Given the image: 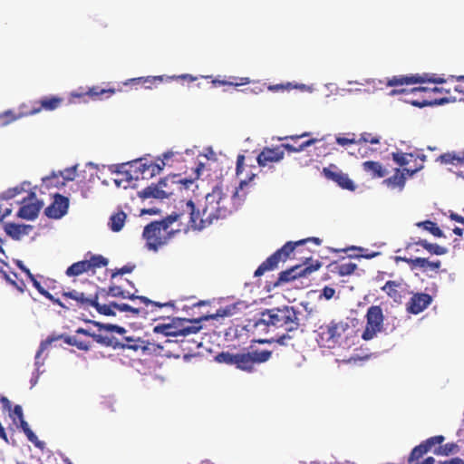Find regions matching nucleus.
<instances>
[{
	"instance_id": "obj_1",
	"label": "nucleus",
	"mask_w": 464,
	"mask_h": 464,
	"mask_svg": "<svg viewBox=\"0 0 464 464\" xmlns=\"http://www.w3.org/2000/svg\"><path fill=\"white\" fill-rule=\"evenodd\" d=\"M272 353L270 350L256 349L251 345L239 353L221 352L216 356V361L251 373L256 371V365L269 361Z\"/></svg>"
},
{
	"instance_id": "obj_2",
	"label": "nucleus",
	"mask_w": 464,
	"mask_h": 464,
	"mask_svg": "<svg viewBox=\"0 0 464 464\" xmlns=\"http://www.w3.org/2000/svg\"><path fill=\"white\" fill-rule=\"evenodd\" d=\"M298 314L293 306L288 305L266 309L255 323V327H264L267 331L283 329L287 333L292 332L300 325Z\"/></svg>"
},
{
	"instance_id": "obj_3",
	"label": "nucleus",
	"mask_w": 464,
	"mask_h": 464,
	"mask_svg": "<svg viewBox=\"0 0 464 464\" xmlns=\"http://www.w3.org/2000/svg\"><path fill=\"white\" fill-rule=\"evenodd\" d=\"M229 309L222 313L218 310L216 314L202 315L196 319L172 318L168 324H160L154 327L153 331L157 334H162L165 336H188L198 333L202 329L201 323L209 319H215L218 316L231 315Z\"/></svg>"
},
{
	"instance_id": "obj_4",
	"label": "nucleus",
	"mask_w": 464,
	"mask_h": 464,
	"mask_svg": "<svg viewBox=\"0 0 464 464\" xmlns=\"http://www.w3.org/2000/svg\"><path fill=\"white\" fill-rule=\"evenodd\" d=\"M231 212L229 198L224 195L221 188L215 187L205 198V206L200 211V220L205 228L214 221L226 218Z\"/></svg>"
},
{
	"instance_id": "obj_5",
	"label": "nucleus",
	"mask_w": 464,
	"mask_h": 464,
	"mask_svg": "<svg viewBox=\"0 0 464 464\" xmlns=\"http://www.w3.org/2000/svg\"><path fill=\"white\" fill-rule=\"evenodd\" d=\"M171 224L167 220V217L160 221H152L145 226L142 237L146 241V247L149 250L158 251L177 233V230L171 228Z\"/></svg>"
},
{
	"instance_id": "obj_6",
	"label": "nucleus",
	"mask_w": 464,
	"mask_h": 464,
	"mask_svg": "<svg viewBox=\"0 0 464 464\" xmlns=\"http://www.w3.org/2000/svg\"><path fill=\"white\" fill-rule=\"evenodd\" d=\"M171 225L178 223L177 232H188L189 230H202L204 225L200 220V210L196 208L192 200H188L182 206L180 212H174L167 217Z\"/></svg>"
},
{
	"instance_id": "obj_7",
	"label": "nucleus",
	"mask_w": 464,
	"mask_h": 464,
	"mask_svg": "<svg viewBox=\"0 0 464 464\" xmlns=\"http://www.w3.org/2000/svg\"><path fill=\"white\" fill-rule=\"evenodd\" d=\"M307 242H314L321 245L322 240L319 237H308L295 242L288 241L281 248L277 249L274 254L268 256L255 271V276H261L265 273L273 271L278 267L279 263L285 262L296 246H302Z\"/></svg>"
},
{
	"instance_id": "obj_8",
	"label": "nucleus",
	"mask_w": 464,
	"mask_h": 464,
	"mask_svg": "<svg viewBox=\"0 0 464 464\" xmlns=\"http://www.w3.org/2000/svg\"><path fill=\"white\" fill-rule=\"evenodd\" d=\"M349 329L348 323L343 320H332L324 324L317 330V342L326 348L335 347L342 340L343 334Z\"/></svg>"
},
{
	"instance_id": "obj_9",
	"label": "nucleus",
	"mask_w": 464,
	"mask_h": 464,
	"mask_svg": "<svg viewBox=\"0 0 464 464\" xmlns=\"http://www.w3.org/2000/svg\"><path fill=\"white\" fill-rule=\"evenodd\" d=\"M174 155L175 153L173 151H167L162 155V159H158L157 162L147 163L143 162L141 159L132 161L128 164L130 169L126 170V173L134 172V175H130L129 179H139L140 175H141L142 179H146L160 174L168 164L169 160Z\"/></svg>"
},
{
	"instance_id": "obj_10",
	"label": "nucleus",
	"mask_w": 464,
	"mask_h": 464,
	"mask_svg": "<svg viewBox=\"0 0 464 464\" xmlns=\"http://www.w3.org/2000/svg\"><path fill=\"white\" fill-rule=\"evenodd\" d=\"M132 301H139L140 303L145 304L146 307H134L127 304H118L116 302H112L113 307L120 312H129L134 315H140L142 317H147L150 314H153L158 309L167 306H174L172 302L160 303L150 300L146 296H138L134 295H130L128 296Z\"/></svg>"
},
{
	"instance_id": "obj_11",
	"label": "nucleus",
	"mask_w": 464,
	"mask_h": 464,
	"mask_svg": "<svg viewBox=\"0 0 464 464\" xmlns=\"http://www.w3.org/2000/svg\"><path fill=\"white\" fill-rule=\"evenodd\" d=\"M366 326L362 334L365 341L373 339L376 334L382 331L384 315L380 305H372L366 313Z\"/></svg>"
},
{
	"instance_id": "obj_12",
	"label": "nucleus",
	"mask_w": 464,
	"mask_h": 464,
	"mask_svg": "<svg viewBox=\"0 0 464 464\" xmlns=\"http://www.w3.org/2000/svg\"><path fill=\"white\" fill-rule=\"evenodd\" d=\"M89 285L93 288V291L84 292L77 289H72L62 292V296L64 299L73 301V303L68 304V305L71 306V310L76 311L77 309H88L91 307L96 292L98 291V286L91 282Z\"/></svg>"
},
{
	"instance_id": "obj_13",
	"label": "nucleus",
	"mask_w": 464,
	"mask_h": 464,
	"mask_svg": "<svg viewBox=\"0 0 464 464\" xmlns=\"http://www.w3.org/2000/svg\"><path fill=\"white\" fill-rule=\"evenodd\" d=\"M444 91L443 88H428V87H414L410 90V92L411 94L416 95L417 93H423L424 96L422 99H408L406 100L407 102L411 103V105L419 108H423L426 106H434V105H441L444 103H447L449 100L447 98H440V99H432L431 95L436 92H442Z\"/></svg>"
},
{
	"instance_id": "obj_14",
	"label": "nucleus",
	"mask_w": 464,
	"mask_h": 464,
	"mask_svg": "<svg viewBox=\"0 0 464 464\" xmlns=\"http://www.w3.org/2000/svg\"><path fill=\"white\" fill-rule=\"evenodd\" d=\"M322 266V263L315 261L314 264L309 266L296 265L278 275L277 280L274 283V287L279 286L282 284L291 282L299 277H306L313 272L318 270Z\"/></svg>"
},
{
	"instance_id": "obj_15",
	"label": "nucleus",
	"mask_w": 464,
	"mask_h": 464,
	"mask_svg": "<svg viewBox=\"0 0 464 464\" xmlns=\"http://www.w3.org/2000/svg\"><path fill=\"white\" fill-rule=\"evenodd\" d=\"M63 98L55 95L44 96L40 100L31 102L30 110L28 111L21 112L18 115L14 113L16 117L15 121L24 117L40 113L41 111H53L60 108L63 103Z\"/></svg>"
},
{
	"instance_id": "obj_16",
	"label": "nucleus",
	"mask_w": 464,
	"mask_h": 464,
	"mask_svg": "<svg viewBox=\"0 0 464 464\" xmlns=\"http://www.w3.org/2000/svg\"><path fill=\"white\" fill-rule=\"evenodd\" d=\"M446 80L442 77H437L434 74L430 75L429 73L423 74H412L410 76L399 75L393 76L389 79L387 82L388 86H402V85H411L416 83H424V82H432V83H444Z\"/></svg>"
},
{
	"instance_id": "obj_17",
	"label": "nucleus",
	"mask_w": 464,
	"mask_h": 464,
	"mask_svg": "<svg viewBox=\"0 0 464 464\" xmlns=\"http://www.w3.org/2000/svg\"><path fill=\"white\" fill-rule=\"evenodd\" d=\"M323 173L326 179L334 181L342 188L350 191L355 190L356 187L353 181L346 173L338 170L335 165H330L328 168H324Z\"/></svg>"
},
{
	"instance_id": "obj_18",
	"label": "nucleus",
	"mask_w": 464,
	"mask_h": 464,
	"mask_svg": "<svg viewBox=\"0 0 464 464\" xmlns=\"http://www.w3.org/2000/svg\"><path fill=\"white\" fill-rule=\"evenodd\" d=\"M28 199V203L26 198L23 200L24 205L20 208L17 216L23 219L34 220L37 218L43 203L36 198L34 192H30Z\"/></svg>"
},
{
	"instance_id": "obj_19",
	"label": "nucleus",
	"mask_w": 464,
	"mask_h": 464,
	"mask_svg": "<svg viewBox=\"0 0 464 464\" xmlns=\"http://www.w3.org/2000/svg\"><path fill=\"white\" fill-rule=\"evenodd\" d=\"M284 156L282 145L274 148L265 147L257 155L256 161L260 167H265L270 163L279 162Z\"/></svg>"
},
{
	"instance_id": "obj_20",
	"label": "nucleus",
	"mask_w": 464,
	"mask_h": 464,
	"mask_svg": "<svg viewBox=\"0 0 464 464\" xmlns=\"http://www.w3.org/2000/svg\"><path fill=\"white\" fill-rule=\"evenodd\" d=\"M68 208V198L61 194H56L53 203L45 208L44 213L48 218H61L67 213Z\"/></svg>"
},
{
	"instance_id": "obj_21",
	"label": "nucleus",
	"mask_w": 464,
	"mask_h": 464,
	"mask_svg": "<svg viewBox=\"0 0 464 464\" xmlns=\"http://www.w3.org/2000/svg\"><path fill=\"white\" fill-rule=\"evenodd\" d=\"M169 179L166 178L161 179L157 185H150L143 188L139 192V195L142 198H166L172 195V191L166 190L164 188L167 187Z\"/></svg>"
},
{
	"instance_id": "obj_22",
	"label": "nucleus",
	"mask_w": 464,
	"mask_h": 464,
	"mask_svg": "<svg viewBox=\"0 0 464 464\" xmlns=\"http://www.w3.org/2000/svg\"><path fill=\"white\" fill-rule=\"evenodd\" d=\"M117 92L114 88H102L101 86H92L86 92H73L71 93L72 98H83L89 96L92 101H102L108 99L115 94Z\"/></svg>"
},
{
	"instance_id": "obj_23",
	"label": "nucleus",
	"mask_w": 464,
	"mask_h": 464,
	"mask_svg": "<svg viewBox=\"0 0 464 464\" xmlns=\"http://www.w3.org/2000/svg\"><path fill=\"white\" fill-rule=\"evenodd\" d=\"M432 302V297L426 293H416L407 303V311L412 314H418L424 311Z\"/></svg>"
},
{
	"instance_id": "obj_24",
	"label": "nucleus",
	"mask_w": 464,
	"mask_h": 464,
	"mask_svg": "<svg viewBox=\"0 0 464 464\" xmlns=\"http://www.w3.org/2000/svg\"><path fill=\"white\" fill-rule=\"evenodd\" d=\"M404 285L405 284L401 278L399 280H389L381 287V290L394 302H399L402 297Z\"/></svg>"
},
{
	"instance_id": "obj_25",
	"label": "nucleus",
	"mask_w": 464,
	"mask_h": 464,
	"mask_svg": "<svg viewBox=\"0 0 464 464\" xmlns=\"http://www.w3.org/2000/svg\"><path fill=\"white\" fill-rule=\"evenodd\" d=\"M119 349H129L134 352L141 351L145 353L146 351L150 350V343L148 341L142 340L141 338H134L130 336H126L123 338L122 342L118 341Z\"/></svg>"
},
{
	"instance_id": "obj_26",
	"label": "nucleus",
	"mask_w": 464,
	"mask_h": 464,
	"mask_svg": "<svg viewBox=\"0 0 464 464\" xmlns=\"http://www.w3.org/2000/svg\"><path fill=\"white\" fill-rule=\"evenodd\" d=\"M402 260L405 261L411 269L421 268L424 272H427L428 270L437 272L441 266V262L440 260L429 261V259L423 257H404Z\"/></svg>"
},
{
	"instance_id": "obj_27",
	"label": "nucleus",
	"mask_w": 464,
	"mask_h": 464,
	"mask_svg": "<svg viewBox=\"0 0 464 464\" xmlns=\"http://www.w3.org/2000/svg\"><path fill=\"white\" fill-rule=\"evenodd\" d=\"M423 168V166H420L419 168H416V169H407V168H404L402 171H401L399 169H396V172L390 178L386 179L384 180V182L392 187V188H402L404 187V184H405V180H406V178H405V175H404V171L409 175V176H412L414 173H416L418 170L421 169Z\"/></svg>"
},
{
	"instance_id": "obj_28",
	"label": "nucleus",
	"mask_w": 464,
	"mask_h": 464,
	"mask_svg": "<svg viewBox=\"0 0 464 464\" xmlns=\"http://www.w3.org/2000/svg\"><path fill=\"white\" fill-rule=\"evenodd\" d=\"M250 79L248 77H237V76H229L227 80H220L218 78L212 79L211 83L213 87L218 86H243L250 83Z\"/></svg>"
},
{
	"instance_id": "obj_29",
	"label": "nucleus",
	"mask_w": 464,
	"mask_h": 464,
	"mask_svg": "<svg viewBox=\"0 0 464 464\" xmlns=\"http://www.w3.org/2000/svg\"><path fill=\"white\" fill-rule=\"evenodd\" d=\"M362 169L365 172L369 173L372 178H383L386 175L385 169L382 165L378 161H365L362 163Z\"/></svg>"
},
{
	"instance_id": "obj_30",
	"label": "nucleus",
	"mask_w": 464,
	"mask_h": 464,
	"mask_svg": "<svg viewBox=\"0 0 464 464\" xmlns=\"http://www.w3.org/2000/svg\"><path fill=\"white\" fill-rule=\"evenodd\" d=\"M29 225H18L14 223H6L5 230L8 236L13 239L19 240L23 235L27 234V229L30 228Z\"/></svg>"
},
{
	"instance_id": "obj_31",
	"label": "nucleus",
	"mask_w": 464,
	"mask_h": 464,
	"mask_svg": "<svg viewBox=\"0 0 464 464\" xmlns=\"http://www.w3.org/2000/svg\"><path fill=\"white\" fill-rule=\"evenodd\" d=\"M76 176V166H73L72 168H67L63 171H60V175L57 176L55 174H53L52 176L46 177L44 179V181H49L51 185H58L57 183L53 182V179L56 178L61 177L63 179L62 185L65 184V181H72L75 179Z\"/></svg>"
},
{
	"instance_id": "obj_32",
	"label": "nucleus",
	"mask_w": 464,
	"mask_h": 464,
	"mask_svg": "<svg viewBox=\"0 0 464 464\" xmlns=\"http://www.w3.org/2000/svg\"><path fill=\"white\" fill-rule=\"evenodd\" d=\"M20 421V427L26 435L28 440L32 442L36 448L40 450H44L45 447V443L40 440H38L37 436L34 433V431L30 429L27 421L24 419H22Z\"/></svg>"
},
{
	"instance_id": "obj_33",
	"label": "nucleus",
	"mask_w": 464,
	"mask_h": 464,
	"mask_svg": "<svg viewBox=\"0 0 464 464\" xmlns=\"http://www.w3.org/2000/svg\"><path fill=\"white\" fill-rule=\"evenodd\" d=\"M438 160H440L443 164H464V151L459 153H457L455 151L446 152L444 154H441L438 158Z\"/></svg>"
},
{
	"instance_id": "obj_34",
	"label": "nucleus",
	"mask_w": 464,
	"mask_h": 464,
	"mask_svg": "<svg viewBox=\"0 0 464 464\" xmlns=\"http://www.w3.org/2000/svg\"><path fill=\"white\" fill-rule=\"evenodd\" d=\"M90 271V265L87 260H82L71 265L65 271L68 276H78Z\"/></svg>"
},
{
	"instance_id": "obj_35",
	"label": "nucleus",
	"mask_w": 464,
	"mask_h": 464,
	"mask_svg": "<svg viewBox=\"0 0 464 464\" xmlns=\"http://www.w3.org/2000/svg\"><path fill=\"white\" fill-rule=\"evenodd\" d=\"M162 81L163 76H147L130 79L125 82L124 84H141L144 85L145 88L150 89L152 84L156 83L157 82H161Z\"/></svg>"
},
{
	"instance_id": "obj_36",
	"label": "nucleus",
	"mask_w": 464,
	"mask_h": 464,
	"mask_svg": "<svg viewBox=\"0 0 464 464\" xmlns=\"http://www.w3.org/2000/svg\"><path fill=\"white\" fill-rule=\"evenodd\" d=\"M415 244L417 246H422L424 249L433 255L442 256L448 253V249L446 247L438 244L429 243L426 239H419Z\"/></svg>"
},
{
	"instance_id": "obj_37",
	"label": "nucleus",
	"mask_w": 464,
	"mask_h": 464,
	"mask_svg": "<svg viewBox=\"0 0 464 464\" xmlns=\"http://www.w3.org/2000/svg\"><path fill=\"white\" fill-rule=\"evenodd\" d=\"M127 215L123 211H118L110 218L109 226L113 232L121 230L125 224Z\"/></svg>"
},
{
	"instance_id": "obj_38",
	"label": "nucleus",
	"mask_w": 464,
	"mask_h": 464,
	"mask_svg": "<svg viewBox=\"0 0 464 464\" xmlns=\"http://www.w3.org/2000/svg\"><path fill=\"white\" fill-rule=\"evenodd\" d=\"M91 307H94L99 314H103V315L111 316V315L116 314L115 312L113 311L114 307H113L112 302H111L108 304H101L99 303V292L98 291L96 292V295L93 298Z\"/></svg>"
},
{
	"instance_id": "obj_39",
	"label": "nucleus",
	"mask_w": 464,
	"mask_h": 464,
	"mask_svg": "<svg viewBox=\"0 0 464 464\" xmlns=\"http://www.w3.org/2000/svg\"><path fill=\"white\" fill-rule=\"evenodd\" d=\"M319 140L315 138L309 139L307 140L303 141L298 145L291 144V143H282L283 150H286L288 152H300L303 151L305 148L315 144Z\"/></svg>"
},
{
	"instance_id": "obj_40",
	"label": "nucleus",
	"mask_w": 464,
	"mask_h": 464,
	"mask_svg": "<svg viewBox=\"0 0 464 464\" xmlns=\"http://www.w3.org/2000/svg\"><path fill=\"white\" fill-rule=\"evenodd\" d=\"M418 227H421L427 231H429L431 235L436 237H444L445 235L442 230L438 227V225L431 220H424L418 222L416 224Z\"/></svg>"
},
{
	"instance_id": "obj_41",
	"label": "nucleus",
	"mask_w": 464,
	"mask_h": 464,
	"mask_svg": "<svg viewBox=\"0 0 464 464\" xmlns=\"http://www.w3.org/2000/svg\"><path fill=\"white\" fill-rule=\"evenodd\" d=\"M60 338H63L66 344L75 346L81 351H89L92 347L90 342L81 341L76 336L61 335Z\"/></svg>"
},
{
	"instance_id": "obj_42",
	"label": "nucleus",
	"mask_w": 464,
	"mask_h": 464,
	"mask_svg": "<svg viewBox=\"0 0 464 464\" xmlns=\"http://www.w3.org/2000/svg\"><path fill=\"white\" fill-rule=\"evenodd\" d=\"M356 268L357 265L355 263L348 262L335 265L333 271L341 276H345L353 274Z\"/></svg>"
},
{
	"instance_id": "obj_43",
	"label": "nucleus",
	"mask_w": 464,
	"mask_h": 464,
	"mask_svg": "<svg viewBox=\"0 0 464 464\" xmlns=\"http://www.w3.org/2000/svg\"><path fill=\"white\" fill-rule=\"evenodd\" d=\"M58 337H48L46 340L41 342L40 346L38 348V351L35 354V365L37 368L44 365V359L42 360V354L49 347V345L52 344V343L55 340H57Z\"/></svg>"
},
{
	"instance_id": "obj_44",
	"label": "nucleus",
	"mask_w": 464,
	"mask_h": 464,
	"mask_svg": "<svg viewBox=\"0 0 464 464\" xmlns=\"http://www.w3.org/2000/svg\"><path fill=\"white\" fill-rule=\"evenodd\" d=\"M92 338L98 343L107 346V347H113L114 349H117L118 341L114 337H110L107 335L93 334H92Z\"/></svg>"
},
{
	"instance_id": "obj_45",
	"label": "nucleus",
	"mask_w": 464,
	"mask_h": 464,
	"mask_svg": "<svg viewBox=\"0 0 464 464\" xmlns=\"http://www.w3.org/2000/svg\"><path fill=\"white\" fill-rule=\"evenodd\" d=\"M427 452V448L420 443V445L414 447L411 450V452L409 455L408 462L409 464H412L414 461L419 460L421 459Z\"/></svg>"
},
{
	"instance_id": "obj_46",
	"label": "nucleus",
	"mask_w": 464,
	"mask_h": 464,
	"mask_svg": "<svg viewBox=\"0 0 464 464\" xmlns=\"http://www.w3.org/2000/svg\"><path fill=\"white\" fill-rule=\"evenodd\" d=\"M87 263L90 265V271L94 272L96 268L106 266L108 265V259L101 255H94L87 260Z\"/></svg>"
},
{
	"instance_id": "obj_47",
	"label": "nucleus",
	"mask_w": 464,
	"mask_h": 464,
	"mask_svg": "<svg viewBox=\"0 0 464 464\" xmlns=\"http://www.w3.org/2000/svg\"><path fill=\"white\" fill-rule=\"evenodd\" d=\"M458 450V445L451 442L442 446H439L434 450V454L441 456H449Z\"/></svg>"
},
{
	"instance_id": "obj_48",
	"label": "nucleus",
	"mask_w": 464,
	"mask_h": 464,
	"mask_svg": "<svg viewBox=\"0 0 464 464\" xmlns=\"http://www.w3.org/2000/svg\"><path fill=\"white\" fill-rule=\"evenodd\" d=\"M92 324L96 326H98L100 329H105L109 332H115L120 334H123L126 333V329L124 327L116 325V324H102L99 322H92Z\"/></svg>"
},
{
	"instance_id": "obj_49",
	"label": "nucleus",
	"mask_w": 464,
	"mask_h": 464,
	"mask_svg": "<svg viewBox=\"0 0 464 464\" xmlns=\"http://www.w3.org/2000/svg\"><path fill=\"white\" fill-rule=\"evenodd\" d=\"M444 436L437 435L427 439L421 443L427 448V450L430 451L433 446L441 444L444 441Z\"/></svg>"
},
{
	"instance_id": "obj_50",
	"label": "nucleus",
	"mask_w": 464,
	"mask_h": 464,
	"mask_svg": "<svg viewBox=\"0 0 464 464\" xmlns=\"http://www.w3.org/2000/svg\"><path fill=\"white\" fill-rule=\"evenodd\" d=\"M16 117L14 116V112L10 110L0 113V127L7 126L14 121Z\"/></svg>"
},
{
	"instance_id": "obj_51",
	"label": "nucleus",
	"mask_w": 464,
	"mask_h": 464,
	"mask_svg": "<svg viewBox=\"0 0 464 464\" xmlns=\"http://www.w3.org/2000/svg\"><path fill=\"white\" fill-rule=\"evenodd\" d=\"M408 157H413L412 154L402 152L392 153V160L400 166H406L409 163Z\"/></svg>"
},
{
	"instance_id": "obj_52",
	"label": "nucleus",
	"mask_w": 464,
	"mask_h": 464,
	"mask_svg": "<svg viewBox=\"0 0 464 464\" xmlns=\"http://www.w3.org/2000/svg\"><path fill=\"white\" fill-rule=\"evenodd\" d=\"M358 142L371 143V144H378L380 143V137L372 136L371 133L363 132L361 134Z\"/></svg>"
},
{
	"instance_id": "obj_53",
	"label": "nucleus",
	"mask_w": 464,
	"mask_h": 464,
	"mask_svg": "<svg viewBox=\"0 0 464 464\" xmlns=\"http://www.w3.org/2000/svg\"><path fill=\"white\" fill-rule=\"evenodd\" d=\"M107 295L113 296V297H120V296L123 297V298L127 297L124 295V291L121 289V287L117 286V285L110 286L107 291Z\"/></svg>"
},
{
	"instance_id": "obj_54",
	"label": "nucleus",
	"mask_w": 464,
	"mask_h": 464,
	"mask_svg": "<svg viewBox=\"0 0 464 464\" xmlns=\"http://www.w3.org/2000/svg\"><path fill=\"white\" fill-rule=\"evenodd\" d=\"M310 135H311L310 132L305 131V132H303L301 134L289 135V136H285V137L279 138V140H290L295 142L299 139L309 137Z\"/></svg>"
},
{
	"instance_id": "obj_55",
	"label": "nucleus",
	"mask_w": 464,
	"mask_h": 464,
	"mask_svg": "<svg viewBox=\"0 0 464 464\" xmlns=\"http://www.w3.org/2000/svg\"><path fill=\"white\" fill-rule=\"evenodd\" d=\"M134 267H135L134 265H126V266H122L121 268L116 270L114 273H112V277H115L118 275H124V274L131 273L133 271Z\"/></svg>"
},
{
	"instance_id": "obj_56",
	"label": "nucleus",
	"mask_w": 464,
	"mask_h": 464,
	"mask_svg": "<svg viewBox=\"0 0 464 464\" xmlns=\"http://www.w3.org/2000/svg\"><path fill=\"white\" fill-rule=\"evenodd\" d=\"M30 279V281L32 282L33 285L35 287V289L42 295H44V293L47 292L46 289H44L41 283L34 277V275H30V276L28 277Z\"/></svg>"
},
{
	"instance_id": "obj_57",
	"label": "nucleus",
	"mask_w": 464,
	"mask_h": 464,
	"mask_svg": "<svg viewBox=\"0 0 464 464\" xmlns=\"http://www.w3.org/2000/svg\"><path fill=\"white\" fill-rule=\"evenodd\" d=\"M336 142H337V144H339L341 146H346V145L357 143L358 140H356L354 139V137H353V138L337 137Z\"/></svg>"
},
{
	"instance_id": "obj_58",
	"label": "nucleus",
	"mask_w": 464,
	"mask_h": 464,
	"mask_svg": "<svg viewBox=\"0 0 464 464\" xmlns=\"http://www.w3.org/2000/svg\"><path fill=\"white\" fill-rule=\"evenodd\" d=\"M450 78L456 79V81L462 82V83L456 85L454 87V90H455V92L464 94V75H459V76L451 75Z\"/></svg>"
},
{
	"instance_id": "obj_59",
	"label": "nucleus",
	"mask_w": 464,
	"mask_h": 464,
	"mask_svg": "<svg viewBox=\"0 0 464 464\" xmlns=\"http://www.w3.org/2000/svg\"><path fill=\"white\" fill-rule=\"evenodd\" d=\"M24 190L23 187H15L13 188H9L5 192V198H12L15 197L16 195L20 194Z\"/></svg>"
},
{
	"instance_id": "obj_60",
	"label": "nucleus",
	"mask_w": 464,
	"mask_h": 464,
	"mask_svg": "<svg viewBox=\"0 0 464 464\" xmlns=\"http://www.w3.org/2000/svg\"><path fill=\"white\" fill-rule=\"evenodd\" d=\"M244 161H245V156L238 155L237 159V167H236L237 175H239L243 171Z\"/></svg>"
},
{
	"instance_id": "obj_61",
	"label": "nucleus",
	"mask_w": 464,
	"mask_h": 464,
	"mask_svg": "<svg viewBox=\"0 0 464 464\" xmlns=\"http://www.w3.org/2000/svg\"><path fill=\"white\" fill-rule=\"evenodd\" d=\"M335 290L330 286H324L323 289V295L326 300H330L334 297Z\"/></svg>"
},
{
	"instance_id": "obj_62",
	"label": "nucleus",
	"mask_w": 464,
	"mask_h": 464,
	"mask_svg": "<svg viewBox=\"0 0 464 464\" xmlns=\"http://www.w3.org/2000/svg\"><path fill=\"white\" fill-rule=\"evenodd\" d=\"M170 181L172 183L182 184L185 187V188H188V187L193 183L194 179H179L177 181H175L173 179H171Z\"/></svg>"
},
{
	"instance_id": "obj_63",
	"label": "nucleus",
	"mask_w": 464,
	"mask_h": 464,
	"mask_svg": "<svg viewBox=\"0 0 464 464\" xmlns=\"http://www.w3.org/2000/svg\"><path fill=\"white\" fill-rule=\"evenodd\" d=\"M439 464H464V459L455 457L448 460L440 461Z\"/></svg>"
},
{
	"instance_id": "obj_64",
	"label": "nucleus",
	"mask_w": 464,
	"mask_h": 464,
	"mask_svg": "<svg viewBox=\"0 0 464 464\" xmlns=\"http://www.w3.org/2000/svg\"><path fill=\"white\" fill-rule=\"evenodd\" d=\"M449 218L451 219V220H454L456 222H459V223H461V224H464V217L455 213V212H450V215H449Z\"/></svg>"
}]
</instances>
